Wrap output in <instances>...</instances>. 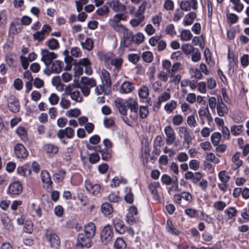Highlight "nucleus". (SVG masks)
<instances>
[{"label": "nucleus", "mask_w": 249, "mask_h": 249, "mask_svg": "<svg viewBox=\"0 0 249 249\" xmlns=\"http://www.w3.org/2000/svg\"><path fill=\"white\" fill-rule=\"evenodd\" d=\"M132 43L140 44V32L135 36L132 31L127 29L123 34L121 40V47H128Z\"/></svg>", "instance_id": "obj_1"}, {"label": "nucleus", "mask_w": 249, "mask_h": 249, "mask_svg": "<svg viewBox=\"0 0 249 249\" xmlns=\"http://www.w3.org/2000/svg\"><path fill=\"white\" fill-rule=\"evenodd\" d=\"M76 84L80 88L83 94L85 96H88L89 94L90 89L96 86V82L93 78L82 77L80 84L77 83Z\"/></svg>", "instance_id": "obj_2"}, {"label": "nucleus", "mask_w": 249, "mask_h": 249, "mask_svg": "<svg viewBox=\"0 0 249 249\" xmlns=\"http://www.w3.org/2000/svg\"><path fill=\"white\" fill-rule=\"evenodd\" d=\"M114 235V231L112 227L107 225L105 226L102 230L100 239L103 244L107 245L112 241Z\"/></svg>", "instance_id": "obj_3"}, {"label": "nucleus", "mask_w": 249, "mask_h": 249, "mask_svg": "<svg viewBox=\"0 0 249 249\" xmlns=\"http://www.w3.org/2000/svg\"><path fill=\"white\" fill-rule=\"evenodd\" d=\"M78 88L79 86L77 84L69 85L65 89V94L66 95H70L71 99L75 102H81L83 98L80 91L76 89Z\"/></svg>", "instance_id": "obj_4"}, {"label": "nucleus", "mask_w": 249, "mask_h": 249, "mask_svg": "<svg viewBox=\"0 0 249 249\" xmlns=\"http://www.w3.org/2000/svg\"><path fill=\"white\" fill-rule=\"evenodd\" d=\"M45 237L48 242L50 243V246L53 248H59L60 240L58 236L50 228L46 229Z\"/></svg>", "instance_id": "obj_5"}, {"label": "nucleus", "mask_w": 249, "mask_h": 249, "mask_svg": "<svg viewBox=\"0 0 249 249\" xmlns=\"http://www.w3.org/2000/svg\"><path fill=\"white\" fill-rule=\"evenodd\" d=\"M74 135V130L70 127H67L65 129H59L56 134L57 137L63 144H66L67 142L65 140V137L68 139H72Z\"/></svg>", "instance_id": "obj_6"}, {"label": "nucleus", "mask_w": 249, "mask_h": 249, "mask_svg": "<svg viewBox=\"0 0 249 249\" xmlns=\"http://www.w3.org/2000/svg\"><path fill=\"white\" fill-rule=\"evenodd\" d=\"M42 57L41 60L43 61L46 66L48 67L53 62V60L56 58L57 54L53 52H50L47 49L41 50Z\"/></svg>", "instance_id": "obj_7"}, {"label": "nucleus", "mask_w": 249, "mask_h": 249, "mask_svg": "<svg viewBox=\"0 0 249 249\" xmlns=\"http://www.w3.org/2000/svg\"><path fill=\"white\" fill-rule=\"evenodd\" d=\"M78 241L76 246L81 248L86 247L90 248L91 246V237H90L83 232H80L78 235Z\"/></svg>", "instance_id": "obj_8"}, {"label": "nucleus", "mask_w": 249, "mask_h": 249, "mask_svg": "<svg viewBox=\"0 0 249 249\" xmlns=\"http://www.w3.org/2000/svg\"><path fill=\"white\" fill-rule=\"evenodd\" d=\"M89 64V61L88 58H83L78 61H75L73 65L75 76H79L82 75L83 72V67Z\"/></svg>", "instance_id": "obj_9"}, {"label": "nucleus", "mask_w": 249, "mask_h": 249, "mask_svg": "<svg viewBox=\"0 0 249 249\" xmlns=\"http://www.w3.org/2000/svg\"><path fill=\"white\" fill-rule=\"evenodd\" d=\"M128 213L126 215V221L130 225L137 223L138 220L135 216L138 214V210L137 207L134 205L131 206L128 210Z\"/></svg>", "instance_id": "obj_10"}, {"label": "nucleus", "mask_w": 249, "mask_h": 249, "mask_svg": "<svg viewBox=\"0 0 249 249\" xmlns=\"http://www.w3.org/2000/svg\"><path fill=\"white\" fill-rule=\"evenodd\" d=\"M22 191V184L18 181L13 182L8 187V193L11 195H18L21 193Z\"/></svg>", "instance_id": "obj_11"}, {"label": "nucleus", "mask_w": 249, "mask_h": 249, "mask_svg": "<svg viewBox=\"0 0 249 249\" xmlns=\"http://www.w3.org/2000/svg\"><path fill=\"white\" fill-rule=\"evenodd\" d=\"M180 7L181 10L188 11L193 8L196 10L197 8V2L196 0H184L180 3Z\"/></svg>", "instance_id": "obj_12"}, {"label": "nucleus", "mask_w": 249, "mask_h": 249, "mask_svg": "<svg viewBox=\"0 0 249 249\" xmlns=\"http://www.w3.org/2000/svg\"><path fill=\"white\" fill-rule=\"evenodd\" d=\"M14 151L16 157L18 159H25L28 155V151L21 143H18L15 146Z\"/></svg>", "instance_id": "obj_13"}, {"label": "nucleus", "mask_w": 249, "mask_h": 249, "mask_svg": "<svg viewBox=\"0 0 249 249\" xmlns=\"http://www.w3.org/2000/svg\"><path fill=\"white\" fill-rule=\"evenodd\" d=\"M178 132L180 137H182L184 142L188 145H189L192 141L191 131L185 126H180L178 128Z\"/></svg>", "instance_id": "obj_14"}, {"label": "nucleus", "mask_w": 249, "mask_h": 249, "mask_svg": "<svg viewBox=\"0 0 249 249\" xmlns=\"http://www.w3.org/2000/svg\"><path fill=\"white\" fill-rule=\"evenodd\" d=\"M128 107L131 112L130 117L133 120H136L138 118V104L133 99L128 100Z\"/></svg>", "instance_id": "obj_15"}, {"label": "nucleus", "mask_w": 249, "mask_h": 249, "mask_svg": "<svg viewBox=\"0 0 249 249\" xmlns=\"http://www.w3.org/2000/svg\"><path fill=\"white\" fill-rule=\"evenodd\" d=\"M8 107L12 112H18L20 108L18 100L14 96H10L8 99Z\"/></svg>", "instance_id": "obj_16"}, {"label": "nucleus", "mask_w": 249, "mask_h": 249, "mask_svg": "<svg viewBox=\"0 0 249 249\" xmlns=\"http://www.w3.org/2000/svg\"><path fill=\"white\" fill-rule=\"evenodd\" d=\"M164 131L166 135V143L168 145L172 144L176 138L173 129L170 126H167L164 128Z\"/></svg>", "instance_id": "obj_17"}, {"label": "nucleus", "mask_w": 249, "mask_h": 249, "mask_svg": "<svg viewBox=\"0 0 249 249\" xmlns=\"http://www.w3.org/2000/svg\"><path fill=\"white\" fill-rule=\"evenodd\" d=\"M85 186L86 189L94 195L99 194L101 186L98 184H92L89 180H86Z\"/></svg>", "instance_id": "obj_18"}, {"label": "nucleus", "mask_w": 249, "mask_h": 249, "mask_svg": "<svg viewBox=\"0 0 249 249\" xmlns=\"http://www.w3.org/2000/svg\"><path fill=\"white\" fill-rule=\"evenodd\" d=\"M110 6L114 12L117 13H126L125 6L119 0H111L110 3Z\"/></svg>", "instance_id": "obj_19"}, {"label": "nucleus", "mask_w": 249, "mask_h": 249, "mask_svg": "<svg viewBox=\"0 0 249 249\" xmlns=\"http://www.w3.org/2000/svg\"><path fill=\"white\" fill-rule=\"evenodd\" d=\"M113 222L116 231L121 234L125 233L126 227L122 220L118 218H115L113 219Z\"/></svg>", "instance_id": "obj_20"}, {"label": "nucleus", "mask_w": 249, "mask_h": 249, "mask_svg": "<svg viewBox=\"0 0 249 249\" xmlns=\"http://www.w3.org/2000/svg\"><path fill=\"white\" fill-rule=\"evenodd\" d=\"M160 183L158 182L151 183L149 185V189L153 196V197L159 202H160V199L157 188L160 187Z\"/></svg>", "instance_id": "obj_21"}, {"label": "nucleus", "mask_w": 249, "mask_h": 249, "mask_svg": "<svg viewBox=\"0 0 249 249\" xmlns=\"http://www.w3.org/2000/svg\"><path fill=\"white\" fill-rule=\"evenodd\" d=\"M83 232L92 238L96 233V227L93 222H89L86 224L84 227Z\"/></svg>", "instance_id": "obj_22"}, {"label": "nucleus", "mask_w": 249, "mask_h": 249, "mask_svg": "<svg viewBox=\"0 0 249 249\" xmlns=\"http://www.w3.org/2000/svg\"><path fill=\"white\" fill-rule=\"evenodd\" d=\"M127 104H128V100L125 102H115V106L122 115L125 116L127 114V110L129 108L128 105H126Z\"/></svg>", "instance_id": "obj_23"}, {"label": "nucleus", "mask_w": 249, "mask_h": 249, "mask_svg": "<svg viewBox=\"0 0 249 249\" xmlns=\"http://www.w3.org/2000/svg\"><path fill=\"white\" fill-rule=\"evenodd\" d=\"M101 79L103 84L107 88H110L111 86V82L110 80L109 73L105 69L102 70Z\"/></svg>", "instance_id": "obj_24"}, {"label": "nucleus", "mask_w": 249, "mask_h": 249, "mask_svg": "<svg viewBox=\"0 0 249 249\" xmlns=\"http://www.w3.org/2000/svg\"><path fill=\"white\" fill-rule=\"evenodd\" d=\"M41 178L42 181L46 184L47 188L49 189L51 186L53 182L48 172L46 170L42 171L41 173Z\"/></svg>", "instance_id": "obj_25"}, {"label": "nucleus", "mask_w": 249, "mask_h": 249, "mask_svg": "<svg viewBox=\"0 0 249 249\" xmlns=\"http://www.w3.org/2000/svg\"><path fill=\"white\" fill-rule=\"evenodd\" d=\"M16 56L13 53H8L5 56V60L10 68H16L17 62L15 59Z\"/></svg>", "instance_id": "obj_26"}, {"label": "nucleus", "mask_w": 249, "mask_h": 249, "mask_svg": "<svg viewBox=\"0 0 249 249\" xmlns=\"http://www.w3.org/2000/svg\"><path fill=\"white\" fill-rule=\"evenodd\" d=\"M133 84L130 82H124L121 87L120 92L122 93H128L134 89Z\"/></svg>", "instance_id": "obj_27"}, {"label": "nucleus", "mask_w": 249, "mask_h": 249, "mask_svg": "<svg viewBox=\"0 0 249 249\" xmlns=\"http://www.w3.org/2000/svg\"><path fill=\"white\" fill-rule=\"evenodd\" d=\"M0 219L3 225L6 229L9 231L13 229V226L11 223V220L6 214L2 213L0 215Z\"/></svg>", "instance_id": "obj_28"}, {"label": "nucleus", "mask_w": 249, "mask_h": 249, "mask_svg": "<svg viewBox=\"0 0 249 249\" xmlns=\"http://www.w3.org/2000/svg\"><path fill=\"white\" fill-rule=\"evenodd\" d=\"M52 71L53 73H58L62 71L63 67V62L59 60H55L52 63Z\"/></svg>", "instance_id": "obj_29"}, {"label": "nucleus", "mask_w": 249, "mask_h": 249, "mask_svg": "<svg viewBox=\"0 0 249 249\" xmlns=\"http://www.w3.org/2000/svg\"><path fill=\"white\" fill-rule=\"evenodd\" d=\"M44 150L47 153L56 154L58 151V147L52 143H47L44 145Z\"/></svg>", "instance_id": "obj_30"}, {"label": "nucleus", "mask_w": 249, "mask_h": 249, "mask_svg": "<svg viewBox=\"0 0 249 249\" xmlns=\"http://www.w3.org/2000/svg\"><path fill=\"white\" fill-rule=\"evenodd\" d=\"M101 211L106 216L111 214L113 209L112 206L108 203H104L101 205Z\"/></svg>", "instance_id": "obj_31"}, {"label": "nucleus", "mask_w": 249, "mask_h": 249, "mask_svg": "<svg viewBox=\"0 0 249 249\" xmlns=\"http://www.w3.org/2000/svg\"><path fill=\"white\" fill-rule=\"evenodd\" d=\"M217 111L220 116H223L228 112V109L226 105L221 102L217 105Z\"/></svg>", "instance_id": "obj_32"}, {"label": "nucleus", "mask_w": 249, "mask_h": 249, "mask_svg": "<svg viewBox=\"0 0 249 249\" xmlns=\"http://www.w3.org/2000/svg\"><path fill=\"white\" fill-rule=\"evenodd\" d=\"M198 115L200 118L206 117L208 121H212L211 113L207 107L200 109L198 111Z\"/></svg>", "instance_id": "obj_33"}, {"label": "nucleus", "mask_w": 249, "mask_h": 249, "mask_svg": "<svg viewBox=\"0 0 249 249\" xmlns=\"http://www.w3.org/2000/svg\"><path fill=\"white\" fill-rule=\"evenodd\" d=\"M46 44L48 46L50 49L54 50L59 48V43L57 40L54 38H52L46 42Z\"/></svg>", "instance_id": "obj_34"}, {"label": "nucleus", "mask_w": 249, "mask_h": 249, "mask_svg": "<svg viewBox=\"0 0 249 249\" xmlns=\"http://www.w3.org/2000/svg\"><path fill=\"white\" fill-rule=\"evenodd\" d=\"M196 17V15L195 12L189 13L184 18V25L187 26L192 24Z\"/></svg>", "instance_id": "obj_35"}, {"label": "nucleus", "mask_w": 249, "mask_h": 249, "mask_svg": "<svg viewBox=\"0 0 249 249\" xmlns=\"http://www.w3.org/2000/svg\"><path fill=\"white\" fill-rule=\"evenodd\" d=\"M81 44L84 49L89 51L93 49L94 43L91 38H87L85 42H81Z\"/></svg>", "instance_id": "obj_36"}, {"label": "nucleus", "mask_w": 249, "mask_h": 249, "mask_svg": "<svg viewBox=\"0 0 249 249\" xmlns=\"http://www.w3.org/2000/svg\"><path fill=\"white\" fill-rule=\"evenodd\" d=\"M135 17L137 18H133L130 21V24L133 27H137L140 24V6L135 13Z\"/></svg>", "instance_id": "obj_37"}, {"label": "nucleus", "mask_w": 249, "mask_h": 249, "mask_svg": "<svg viewBox=\"0 0 249 249\" xmlns=\"http://www.w3.org/2000/svg\"><path fill=\"white\" fill-rule=\"evenodd\" d=\"M114 246L116 249H125L126 244L123 238L118 237L114 242Z\"/></svg>", "instance_id": "obj_38"}, {"label": "nucleus", "mask_w": 249, "mask_h": 249, "mask_svg": "<svg viewBox=\"0 0 249 249\" xmlns=\"http://www.w3.org/2000/svg\"><path fill=\"white\" fill-rule=\"evenodd\" d=\"M240 154L236 153L232 157V161L235 169L238 168L242 165V161L239 159Z\"/></svg>", "instance_id": "obj_39"}, {"label": "nucleus", "mask_w": 249, "mask_h": 249, "mask_svg": "<svg viewBox=\"0 0 249 249\" xmlns=\"http://www.w3.org/2000/svg\"><path fill=\"white\" fill-rule=\"evenodd\" d=\"M181 50L186 55H189L194 53L195 48L189 44H183L181 46Z\"/></svg>", "instance_id": "obj_40"}, {"label": "nucleus", "mask_w": 249, "mask_h": 249, "mask_svg": "<svg viewBox=\"0 0 249 249\" xmlns=\"http://www.w3.org/2000/svg\"><path fill=\"white\" fill-rule=\"evenodd\" d=\"M233 4V9L237 12H241L244 9V5L241 2L240 0H230Z\"/></svg>", "instance_id": "obj_41"}, {"label": "nucleus", "mask_w": 249, "mask_h": 249, "mask_svg": "<svg viewBox=\"0 0 249 249\" xmlns=\"http://www.w3.org/2000/svg\"><path fill=\"white\" fill-rule=\"evenodd\" d=\"M181 78L180 74H174L173 73H170L169 76V83L170 84H174L177 85L179 84Z\"/></svg>", "instance_id": "obj_42"}, {"label": "nucleus", "mask_w": 249, "mask_h": 249, "mask_svg": "<svg viewBox=\"0 0 249 249\" xmlns=\"http://www.w3.org/2000/svg\"><path fill=\"white\" fill-rule=\"evenodd\" d=\"M180 38L183 41H189L192 38V35L189 30H184L181 32Z\"/></svg>", "instance_id": "obj_43"}, {"label": "nucleus", "mask_w": 249, "mask_h": 249, "mask_svg": "<svg viewBox=\"0 0 249 249\" xmlns=\"http://www.w3.org/2000/svg\"><path fill=\"white\" fill-rule=\"evenodd\" d=\"M165 33L171 36H173L177 34L175 26L173 24H170L166 26L165 29Z\"/></svg>", "instance_id": "obj_44"}, {"label": "nucleus", "mask_w": 249, "mask_h": 249, "mask_svg": "<svg viewBox=\"0 0 249 249\" xmlns=\"http://www.w3.org/2000/svg\"><path fill=\"white\" fill-rule=\"evenodd\" d=\"M221 139V135L220 133L214 132L211 136V141L215 146L218 145Z\"/></svg>", "instance_id": "obj_45"}, {"label": "nucleus", "mask_w": 249, "mask_h": 249, "mask_svg": "<svg viewBox=\"0 0 249 249\" xmlns=\"http://www.w3.org/2000/svg\"><path fill=\"white\" fill-rule=\"evenodd\" d=\"M171 97L170 94L167 92H163L158 98L157 104L160 106L162 102H164L168 100Z\"/></svg>", "instance_id": "obj_46"}, {"label": "nucleus", "mask_w": 249, "mask_h": 249, "mask_svg": "<svg viewBox=\"0 0 249 249\" xmlns=\"http://www.w3.org/2000/svg\"><path fill=\"white\" fill-rule=\"evenodd\" d=\"M126 13H119L116 14L113 17L112 23H118L121 20H125L126 19Z\"/></svg>", "instance_id": "obj_47"}, {"label": "nucleus", "mask_w": 249, "mask_h": 249, "mask_svg": "<svg viewBox=\"0 0 249 249\" xmlns=\"http://www.w3.org/2000/svg\"><path fill=\"white\" fill-rule=\"evenodd\" d=\"M177 107V102L175 101H171L170 102L166 104L164 107V109L167 112L171 113Z\"/></svg>", "instance_id": "obj_48"}, {"label": "nucleus", "mask_w": 249, "mask_h": 249, "mask_svg": "<svg viewBox=\"0 0 249 249\" xmlns=\"http://www.w3.org/2000/svg\"><path fill=\"white\" fill-rule=\"evenodd\" d=\"M111 25L115 31L121 34H123L124 32L127 29L123 25L119 24L117 23H112Z\"/></svg>", "instance_id": "obj_49"}, {"label": "nucleus", "mask_w": 249, "mask_h": 249, "mask_svg": "<svg viewBox=\"0 0 249 249\" xmlns=\"http://www.w3.org/2000/svg\"><path fill=\"white\" fill-rule=\"evenodd\" d=\"M81 114L80 109L75 108L71 109L66 112V115L69 117H77Z\"/></svg>", "instance_id": "obj_50"}, {"label": "nucleus", "mask_w": 249, "mask_h": 249, "mask_svg": "<svg viewBox=\"0 0 249 249\" xmlns=\"http://www.w3.org/2000/svg\"><path fill=\"white\" fill-rule=\"evenodd\" d=\"M170 74V72L169 71V70L166 72L161 71L159 73L158 77L160 80L165 82H167L169 79Z\"/></svg>", "instance_id": "obj_51"}, {"label": "nucleus", "mask_w": 249, "mask_h": 249, "mask_svg": "<svg viewBox=\"0 0 249 249\" xmlns=\"http://www.w3.org/2000/svg\"><path fill=\"white\" fill-rule=\"evenodd\" d=\"M128 190L127 193L124 196V200L126 202L131 204L132 203L134 200V196L132 193L131 189L130 188H126V191Z\"/></svg>", "instance_id": "obj_52"}, {"label": "nucleus", "mask_w": 249, "mask_h": 249, "mask_svg": "<svg viewBox=\"0 0 249 249\" xmlns=\"http://www.w3.org/2000/svg\"><path fill=\"white\" fill-rule=\"evenodd\" d=\"M33 38L35 40H37L38 42L43 41L45 36L40 31H37L33 35Z\"/></svg>", "instance_id": "obj_53"}, {"label": "nucleus", "mask_w": 249, "mask_h": 249, "mask_svg": "<svg viewBox=\"0 0 249 249\" xmlns=\"http://www.w3.org/2000/svg\"><path fill=\"white\" fill-rule=\"evenodd\" d=\"M89 161L91 164H94L100 160V156L97 153H93L89 155Z\"/></svg>", "instance_id": "obj_54"}, {"label": "nucleus", "mask_w": 249, "mask_h": 249, "mask_svg": "<svg viewBox=\"0 0 249 249\" xmlns=\"http://www.w3.org/2000/svg\"><path fill=\"white\" fill-rule=\"evenodd\" d=\"M243 126L241 125H234L231 128V133L234 135H239L242 132Z\"/></svg>", "instance_id": "obj_55"}, {"label": "nucleus", "mask_w": 249, "mask_h": 249, "mask_svg": "<svg viewBox=\"0 0 249 249\" xmlns=\"http://www.w3.org/2000/svg\"><path fill=\"white\" fill-rule=\"evenodd\" d=\"M142 57L143 60L147 63L151 62L153 59L152 53L148 51L143 53Z\"/></svg>", "instance_id": "obj_56"}, {"label": "nucleus", "mask_w": 249, "mask_h": 249, "mask_svg": "<svg viewBox=\"0 0 249 249\" xmlns=\"http://www.w3.org/2000/svg\"><path fill=\"white\" fill-rule=\"evenodd\" d=\"M108 198L110 202L113 203H118L121 200V198L113 193L108 195Z\"/></svg>", "instance_id": "obj_57"}, {"label": "nucleus", "mask_w": 249, "mask_h": 249, "mask_svg": "<svg viewBox=\"0 0 249 249\" xmlns=\"http://www.w3.org/2000/svg\"><path fill=\"white\" fill-rule=\"evenodd\" d=\"M177 159L180 162H185L188 160V156L185 152H180L177 155Z\"/></svg>", "instance_id": "obj_58"}, {"label": "nucleus", "mask_w": 249, "mask_h": 249, "mask_svg": "<svg viewBox=\"0 0 249 249\" xmlns=\"http://www.w3.org/2000/svg\"><path fill=\"white\" fill-rule=\"evenodd\" d=\"M206 160L213 162L214 163H218L219 160L217 158L213 153H209L206 155Z\"/></svg>", "instance_id": "obj_59"}, {"label": "nucleus", "mask_w": 249, "mask_h": 249, "mask_svg": "<svg viewBox=\"0 0 249 249\" xmlns=\"http://www.w3.org/2000/svg\"><path fill=\"white\" fill-rule=\"evenodd\" d=\"M110 63L115 68L119 69L122 66L123 60L121 58H114L110 60Z\"/></svg>", "instance_id": "obj_60"}, {"label": "nucleus", "mask_w": 249, "mask_h": 249, "mask_svg": "<svg viewBox=\"0 0 249 249\" xmlns=\"http://www.w3.org/2000/svg\"><path fill=\"white\" fill-rule=\"evenodd\" d=\"M219 178L222 182H227L230 178L225 171H222L219 173Z\"/></svg>", "instance_id": "obj_61"}, {"label": "nucleus", "mask_w": 249, "mask_h": 249, "mask_svg": "<svg viewBox=\"0 0 249 249\" xmlns=\"http://www.w3.org/2000/svg\"><path fill=\"white\" fill-rule=\"evenodd\" d=\"M108 12V8L106 5H104L103 7L98 8L96 11L97 14L100 16L106 15L107 14Z\"/></svg>", "instance_id": "obj_62"}, {"label": "nucleus", "mask_w": 249, "mask_h": 249, "mask_svg": "<svg viewBox=\"0 0 249 249\" xmlns=\"http://www.w3.org/2000/svg\"><path fill=\"white\" fill-rule=\"evenodd\" d=\"M101 154L102 159L104 160H108L111 158V154L108 149H103Z\"/></svg>", "instance_id": "obj_63"}, {"label": "nucleus", "mask_w": 249, "mask_h": 249, "mask_svg": "<svg viewBox=\"0 0 249 249\" xmlns=\"http://www.w3.org/2000/svg\"><path fill=\"white\" fill-rule=\"evenodd\" d=\"M183 121V117L180 115H177L173 118V123L176 125H179L182 123Z\"/></svg>", "instance_id": "obj_64"}]
</instances>
